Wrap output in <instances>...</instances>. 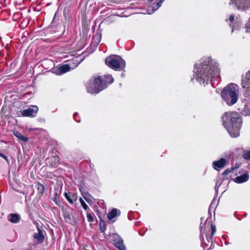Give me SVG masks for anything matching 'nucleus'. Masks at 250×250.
<instances>
[{"label": "nucleus", "mask_w": 250, "mask_h": 250, "mask_svg": "<svg viewBox=\"0 0 250 250\" xmlns=\"http://www.w3.org/2000/svg\"><path fill=\"white\" fill-rule=\"evenodd\" d=\"M193 72V79L204 85L210 81L211 85L214 86V81L218 83L220 80L218 64L211 57L204 58L199 62L195 64Z\"/></svg>", "instance_id": "1"}, {"label": "nucleus", "mask_w": 250, "mask_h": 250, "mask_svg": "<svg viewBox=\"0 0 250 250\" xmlns=\"http://www.w3.org/2000/svg\"><path fill=\"white\" fill-rule=\"evenodd\" d=\"M223 124L232 137L239 136V131L242 125V120L236 112H226L222 117Z\"/></svg>", "instance_id": "2"}, {"label": "nucleus", "mask_w": 250, "mask_h": 250, "mask_svg": "<svg viewBox=\"0 0 250 250\" xmlns=\"http://www.w3.org/2000/svg\"><path fill=\"white\" fill-rule=\"evenodd\" d=\"M239 87L235 83H230L221 91V95L223 100L229 105L234 104L238 100Z\"/></svg>", "instance_id": "3"}, {"label": "nucleus", "mask_w": 250, "mask_h": 250, "mask_svg": "<svg viewBox=\"0 0 250 250\" xmlns=\"http://www.w3.org/2000/svg\"><path fill=\"white\" fill-rule=\"evenodd\" d=\"M86 86L88 93L97 94L105 88L106 85L103 83V80L99 76L90 80Z\"/></svg>", "instance_id": "4"}, {"label": "nucleus", "mask_w": 250, "mask_h": 250, "mask_svg": "<svg viewBox=\"0 0 250 250\" xmlns=\"http://www.w3.org/2000/svg\"><path fill=\"white\" fill-rule=\"evenodd\" d=\"M106 65L115 70H120L125 66V61L119 56H112L107 57L105 60Z\"/></svg>", "instance_id": "5"}, {"label": "nucleus", "mask_w": 250, "mask_h": 250, "mask_svg": "<svg viewBox=\"0 0 250 250\" xmlns=\"http://www.w3.org/2000/svg\"><path fill=\"white\" fill-rule=\"evenodd\" d=\"M241 85L245 89L244 94L245 99H250V70L242 74L241 80Z\"/></svg>", "instance_id": "6"}, {"label": "nucleus", "mask_w": 250, "mask_h": 250, "mask_svg": "<svg viewBox=\"0 0 250 250\" xmlns=\"http://www.w3.org/2000/svg\"><path fill=\"white\" fill-rule=\"evenodd\" d=\"M229 4L234 5L238 10L241 12L250 9V0H230Z\"/></svg>", "instance_id": "7"}, {"label": "nucleus", "mask_w": 250, "mask_h": 250, "mask_svg": "<svg viewBox=\"0 0 250 250\" xmlns=\"http://www.w3.org/2000/svg\"><path fill=\"white\" fill-rule=\"evenodd\" d=\"M226 21L231 28V32L238 30L242 25V21L240 16L235 17L233 15H230L229 18L226 19Z\"/></svg>", "instance_id": "8"}, {"label": "nucleus", "mask_w": 250, "mask_h": 250, "mask_svg": "<svg viewBox=\"0 0 250 250\" xmlns=\"http://www.w3.org/2000/svg\"><path fill=\"white\" fill-rule=\"evenodd\" d=\"M38 111V107L36 105H32L28 109L23 110L21 111L22 116L31 117L34 116Z\"/></svg>", "instance_id": "9"}, {"label": "nucleus", "mask_w": 250, "mask_h": 250, "mask_svg": "<svg viewBox=\"0 0 250 250\" xmlns=\"http://www.w3.org/2000/svg\"><path fill=\"white\" fill-rule=\"evenodd\" d=\"M70 70V67L69 65L65 64L60 66H57L53 69V72L57 75H61L69 71Z\"/></svg>", "instance_id": "10"}, {"label": "nucleus", "mask_w": 250, "mask_h": 250, "mask_svg": "<svg viewBox=\"0 0 250 250\" xmlns=\"http://www.w3.org/2000/svg\"><path fill=\"white\" fill-rule=\"evenodd\" d=\"M227 160L225 158H221L218 161H215L212 163L213 168L217 170L220 171L227 164Z\"/></svg>", "instance_id": "11"}, {"label": "nucleus", "mask_w": 250, "mask_h": 250, "mask_svg": "<svg viewBox=\"0 0 250 250\" xmlns=\"http://www.w3.org/2000/svg\"><path fill=\"white\" fill-rule=\"evenodd\" d=\"M114 244L115 246L119 250H126L125 246L123 243L122 240L118 235L113 234Z\"/></svg>", "instance_id": "12"}, {"label": "nucleus", "mask_w": 250, "mask_h": 250, "mask_svg": "<svg viewBox=\"0 0 250 250\" xmlns=\"http://www.w3.org/2000/svg\"><path fill=\"white\" fill-rule=\"evenodd\" d=\"M62 211L65 221L67 223H71L73 221V210L71 209H67L63 208Z\"/></svg>", "instance_id": "13"}, {"label": "nucleus", "mask_w": 250, "mask_h": 250, "mask_svg": "<svg viewBox=\"0 0 250 250\" xmlns=\"http://www.w3.org/2000/svg\"><path fill=\"white\" fill-rule=\"evenodd\" d=\"M64 196L71 204H73L74 202L77 200V194L75 193L65 192L64 193Z\"/></svg>", "instance_id": "14"}, {"label": "nucleus", "mask_w": 250, "mask_h": 250, "mask_svg": "<svg viewBox=\"0 0 250 250\" xmlns=\"http://www.w3.org/2000/svg\"><path fill=\"white\" fill-rule=\"evenodd\" d=\"M38 232L35 233L34 234V238L37 240L38 243H42L43 242L44 237L43 234L42 230L38 228Z\"/></svg>", "instance_id": "15"}, {"label": "nucleus", "mask_w": 250, "mask_h": 250, "mask_svg": "<svg viewBox=\"0 0 250 250\" xmlns=\"http://www.w3.org/2000/svg\"><path fill=\"white\" fill-rule=\"evenodd\" d=\"M249 179V175L248 173H244L243 175L236 177L234 181L237 183H243L247 182Z\"/></svg>", "instance_id": "16"}, {"label": "nucleus", "mask_w": 250, "mask_h": 250, "mask_svg": "<svg viewBox=\"0 0 250 250\" xmlns=\"http://www.w3.org/2000/svg\"><path fill=\"white\" fill-rule=\"evenodd\" d=\"M245 101L250 100V102L245 104L244 107L241 111L242 114L245 116H250V99L246 100Z\"/></svg>", "instance_id": "17"}, {"label": "nucleus", "mask_w": 250, "mask_h": 250, "mask_svg": "<svg viewBox=\"0 0 250 250\" xmlns=\"http://www.w3.org/2000/svg\"><path fill=\"white\" fill-rule=\"evenodd\" d=\"M8 220L12 223H18L20 221V216L18 214L11 213L8 216Z\"/></svg>", "instance_id": "18"}, {"label": "nucleus", "mask_w": 250, "mask_h": 250, "mask_svg": "<svg viewBox=\"0 0 250 250\" xmlns=\"http://www.w3.org/2000/svg\"><path fill=\"white\" fill-rule=\"evenodd\" d=\"M120 211L119 209L116 208H113L112 210L108 214L107 217L109 220H112L114 217L119 215Z\"/></svg>", "instance_id": "19"}, {"label": "nucleus", "mask_w": 250, "mask_h": 250, "mask_svg": "<svg viewBox=\"0 0 250 250\" xmlns=\"http://www.w3.org/2000/svg\"><path fill=\"white\" fill-rule=\"evenodd\" d=\"M35 187L37 189L38 193L41 194L43 193L44 191V187L42 184L40 183H36L35 185Z\"/></svg>", "instance_id": "20"}, {"label": "nucleus", "mask_w": 250, "mask_h": 250, "mask_svg": "<svg viewBox=\"0 0 250 250\" xmlns=\"http://www.w3.org/2000/svg\"><path fill=\"white\" fill-rule=\"evenodd\" d=\"M114 81V79L111 75H107L104 76V80H103V83H105L106 85L107 84H110Z\"/></svg>", "instance_id": "21"}, {"label": "nucleus", "mask_w": 250, "mask_h": 250, "mask_svg": "<svg viewBox=\"0 0 250 250\" xmlns=\"http://www.w3.org/2000/svg\"><path fill=\"white\" fill-rule=\"evenodd\" d=\"M14 135L19 140L23 142H27L28 140V138L27 137L23 136L21 133L17 131L14 132Z\"/></svg>", "instance_id": "22"}, {"label": "nucleus", "mask_w": 250, "mask_h": 250, "mask_svg": "<svg viewBox=\"0 0 250 250\" xmlns=\"http://www.w3.org/2000/svg\"><path fill=\"white\" fill-rule=\"evenodd\" d=\"M211 229H212V232H211V236H208L206 235V239L208 243H209L210 242L212 243L211 237H212V236L214 235V234L216 232V227L215 226H214L212 224H211Z\"/></svg>", "instance_id": "23"}, {"label": "nucleus", "mask_w": 250, "mask_h": 250, "mask_svg": "<svg viewBox=\"0 0 250 250\" xmlns=\"http://www.w3.org/2000/svg\"><path fill=\"white\" fill-rule=\"evenodd\" d=\"M243 157L246 160H249L250 159V148L244 151Z\"/></svg>", "instance_id": "24"}, {"label": "nucleus", "mask_w": 250, "mask_h": 250, "mask_svg": "<svg viewBox=\"0 0 250 250\" xmlns=\"http://www.w3.org/2000/svg\"><path fill=\"white\" fill-rule=\"evenodd\" d=\"M100 230L102 232L104 231L106 229L105 223L104 220H101L100 223Z\"/></svg>", "instance_id": "25"}, {"label": "nucleus", "mask_w": 250, "mask_h": 250, "mask_svg": "<svg viewBox=\"0 0 250 250\" xmlns=\"http://www.w3.org/2000/svg\"><path fill=\"white\" fill-rule=\"evenodd\" d=\"M79 200L83 208L85 210H86L88 208V206L86 205V204L84 202V201L83 200L82 198H80Z\"/></svg>", "instance_id": "26"}, {"label": "nucleus", "mask_w": 250, "mask_h": 250, "mask_svg": "<svg viewBox=\"0 0 250 250\" xmlns=\"http://www.w3.org/2000/svg\"><path fill=\"white\" fill-rule=\"evenodd\" d=\"M200 239L201 240V247L203 249L206 248L208 245L205 241H204L203 235H200Z\"/></svg>", "instance_id": "27"}, {"label": "nucleus", "mask_w": 250, "mask_h": 250, "mask_svg": "<svg viewBox=\"0 0 250 250\" xmlns=\"http://www.w3.org/2000/svg\"><path fill=\"white\" fill-rule=\"evenodd\" d=\"M101 39V37H99V36H97V37H94V39H93V43L94 44V45L95 46H96L100 42V40Z\"/></svg>", "instance_id": "28"}, {"label": "nucleus", "mask_w": 250, "mask_h": 250, "mask_svg": "<svg viewBox=\"0 0 250 250\" xmlns=\"http://www.w3.org/2000/svg\"><path fill=\"white\" fill-rule=\"evenodd\" d=\"M245 28L246 29V31L250 34V17L248 21L245 24Z\"/></svg>", "instance_id": "29"}, {"label": "nucleus", "mask_w": 250, "mask_h": 250, "mask_svg": "<svg viewBox=\"0 0 250 250\" xmlns=\"http://www.w3.org/2000/svg\"><path fill=\"white\" fill-rule=\"evenodd\" d=\"M86 216L87 220L89 222H92L94 221V217L92 214L87 213Z\"/></svg>", "instance_id": "30"}, {"label": "nucleus", "mask_w": 250, "mask_h": 250, "mask_svg": "<svg viewBox=\"0 0 250 250\" xmlns=\"http://www.w3.org/2000/svg\"><path fill=\"white\" fill-rule=\"evenodd\" d=\"M164 0H160L156 4L157 5V6L156 8H155V10H157L161 6L162 2Z\"/></svg>", "instance_id": "31"}, {"label": "nucleus", "mask_w": 250, "mask_h": 250, "mask_svg": "<svg viewBox=\"0 0 250 250\" xmlns=\"http://www.w3.org/2000/svg\"><path fill=\"white\" fill-rule=\"evenodd\" d=\"M157 6V5L155 4V5H153L152 7V10L151 11H149L150 10H148V13L149 14H151L154 11H156V10L155 9V8H156Z\"/></svg>", "instance_id": "32"}, {"label": "nucleus", "mask_w": 250, "mask_h": 250, "mask_svg": "<svg viewBox=\"0 0 250 250\" xmlns=\"http://www.w3.org/2000/svg\"><path fill=\"white\" fill-rule=\"evenodd\" d=\"M0 156L4 159L7 162H8V159L7 158V157L5 154L0 152Z\"/></svg>", "instance_id": "33"}, {"label": "nucleus", "mask_w": 250, "mask_h": 250, "mask_svg": "<svg viewBox=\"0 0 250 250\" xmlns=\"http://www.w3.org/2000/svg\"><path fill=\"white\" fill-rule=\"evenodd\" d=\"M232 169H228L225 170L223 172V175H227V174H228L229 173L232 171Z\"/></svg>", "instance_id": "34"}, {"label": "nucleus", "mask_w": 250, "mask_h": 250, "mask_svg": "<svg viewBox=\"0 0 250 250\" xmlns=\"http://www.w3.org/2000/svg\"><path fill=\"white\" fill-rule=\"evenodd\" d=\"M89 195V193L87 192H85L84 194H83V197L84 198V199L88 202V199L85 196V195Z\"/></svg>", "instance_id": "35"}, {"label": "nucleus", "mask_w": 250, "mask_h": 250, "mask_svg": "<svg viewBox=\"0 0 250 250\" xmlns=\"http://www.w3.org/2000/svg\"><path fill=\"white\" fill-rule=\"evenodd\" d=\"M76 115H77V113H75L74 114V118L75 120V121L77 122H80V120H78L77 118H76Z\"/></svg>", "instance_id": "36"}]
</instances>
